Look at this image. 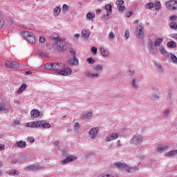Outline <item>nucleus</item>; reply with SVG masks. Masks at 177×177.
Wrapping results in <instances>:
<instances>
[{
	"mask_svg": "<svg viewBox=\"0 0 177 177\" xmlns=\"http://www.w3.org/2000/svg\"><path fill=\"white\" fill-rule=\"evenodd\" d=\"M171 115V111L169 109H166L163 111V117L167 119Z\"/></svg>",
	"mask_w": 177,
	"mask_h": 177,
	"instance_id": "4c0bfd02",
	"label": "nucleus"
},
{
	"mask_svg": "<svg viewBox=\"0 0 177 177\" xmlns=\"http://www.w3.org/2000/svg\"><path fill=\"white\" fill-rule=\"evenodd\" d=\"M17 125H20V120H15L14 122V127H17Z\"/></svg>",
	"mask_w": 177,
	"mask_h": 177,
	"instance_id": "69168bd1",
	"label": "nucleus"
},
{
	"mask_svg": "<svg viewBox=\"0 0 177 177\" xmlns=\"http://www.w3.org/2000/svg\"><path fill=\"white\" fill-rule=\"evenodd\" d=\"M80 123L78 122H75L74 124V131L75 132H76L77 133H80Z\"/></svg>",
	"mask_w": 177,
	"mask_h": 177,
	"instance_id": "a19ab883",
	"label": "nucleus"
},
{
	"mask_svg": "<svg viewBox=\"0 0 177 177\" xmlns=\"http://www.w3.org/2000/svg\"><path fill=\"white\" fill-rule=\"evenodd\" d=\"M62 9L63 10L67 11L68 10V6H67V4H64L62 6Z\"/></svg>",
	"mask_w": 177,
	"mask_h": 177,
	"instance_id": "052dcab7",
	"label": "nucleus"
},
{
	"mask_svg": "<svg viewBox=\"0 0 177 177\" xmlns=\"http://www.w3.org/2000/svg\"><path fill=\"white\" fill-rule=\"evenodd\" d=\"M28 142H30V143H34V142H35V138H34V137L32 136H29L28 138Z\"/></svg>",
	"mask_w": 177,
	"mask_h": 177,
	"instance_id": "603ef678",
	"label": "nucleus"
},
{
	"mask_svg": "<svg viewBox=\"0 0 177 177\" xmlns=\"http://www.w3.org/2000/svg\"><path fill=\"white\" fill-rule=\"evenodd\" d=\"M176 19H177V17L175 15H173V16L170 17L169 20H170V21H172V20H176Z\"/></svg>",
	"mask_w": 177,
	"mask_h": 177,
	"instance_id": "338daca9",
	"label": "nucleus"
},
{
	"mask_svg": "<svg viewBox=\"0 0 177 177\" xmlns=\"http://www.w3.org/2000/svg\"><path fill=\"white\" fill-rule=\"evenodd\" d=\"M37 169H39V167L34 165L28 166L24 168V171L26 172H28L30 171H37Z\"/></svg>",
	"mask_w": 177,
	"mask_h": 177,
	"instance_id": "b1692460",
	"label": "nucleus"
},
{
	"mask_svg": "<svg viewBox=\"0 0 177 177\" xmlns=\"http://www.w3.org/2000/svg\"><path fill=\"white\" fill-rule=\"evenodd\" d=\"M151 89V91H153V92H159L160 91V89H158V87L156 86H153Z\"/></svg>",
	"mask_w": 177,
	"mask_h": 177,
	"instance_id": "5fc2aeb1",
	"label": "nucleus"
},
{
	"mask_svg": "<svg viewBox=\"0 0 177 177\" xmlns=\"http://www.w3.org/2000/svg\"><path fill=\"white\" fill-rule=\"evenodd\" d=\"M154 8L156 10H160V9H161V3L156 0L154 3Z\"/></svg>",
	"mask_w": 177,
	"mask_h": 177,
	"instance_id": "c9c22d12",
	"label": "nucleus"
},
{
	"mask_svg": "<svg viewBox=\"0 0 177 177\" xmlns=\"http://www.w3.org/2000/svg\"><path fill=\"white\" fill-rule=\"evenodd\" d=\"M108 177H117V173L111 172V173L108 174Z\"/></svg>",
	"mask_w": 177,
	"mask_h": 177,
	"instance_id": "6e6d98bb",
	"label": "nucleus"
},
{
	"mask_svg": "<svg viewBox=\"0 0 177 177\" xmlns=\"http://www.w3.org/2000/svg\"><path fill=\"white\" fill-rule=\"evenodd\" d=\"M7 23L8 24H9L10 26H13L15 24V21H13V19L8 18L7 19Z\"/></svg>",
	"mask_w": 177,
	"mask_h": 177,
	"instance_id": "8fccbe9b",
	"label": "nucleus"
},
{
	"mask_svg": "<svg viewBox=\"0 0 177 177\" xmlns=\"http://www.w3.org/2000/svg\"><path fill=\"white\" fill-rule=\"evenodd\" d=\"M53 71L57 73L59 75H71L73 71L70 68H64V64L62 62H53Z\"/></svg>",
	"mask_w": 177,
	"mask_h": 177,
	"instance_id": "f257e3e1",
	"label": "nucleus"
},
{
	"mask_svg": "<svg viewBox=\"0 0 177 177\" xmlns=\"http://www.w3.org/2000/svg\"><path fill=\"white\" fill-rule=\"evenodd\" d=\"M100 50L103 57H109V56H110V51H109L107 49L103 47H100Z\"/></svg>",
	"mask_w": 177,
	"mask_h": 177,
	"instance_id": "aec40b11",
	"label": "nucleus"
},
{
	"mask_svg": "<svg viewBox=\"0 0 177 177\" xmlns=\"http://www.w3.org/2000/svg\"><path fill=\"white\" fill-rule=\"evenodd\" d=\"M95 17V12H88L86 14V19H91Z\"/></svg>",
	"mask_w": 177,
	"mask_h": 177,
	"instance_id": "37998d69",
	"label": "nucleus"
},
{
	"mask_svg": "<svg viewBox=\"0 0 177 177\" xmlns=\"http://www.w3.org/2000/svg\"><path fill=\"white\" fill-rule=\"evenodd\" d=\"M62 154L63 156H68L69 153L66 151H63Z\"/></svg>",
	"mask_w": 177,
	"mask_h": 177,
	"instance_id": "774afa93",
	"label": "nucleus"
},
{
	"mask_svg": "<svg viewBox=\"0 0 177 177\" xmlns=\"http://www.w3.org/2000/svg\"><path fill=\"white\" fill-rule=\"evenodd\" d=\"M98 177H109V174L108 173H102L99 175Z\"/></svg>",
	"mask_w": 177,
	"mask_h": 177,
	"instance_id": "bf43d9fd",
	"label": "nucleus"
},
{
	"mask_svg": "<svg viewBox=\"0 0 177 177\" xmlns=\"http://www.w3.org/2000/svg\"><path fill=\"white\" fill-rule=\"evenodd\" d=\"M27 128H41V121L30 122L26 124Z\"/></svg>",
	"mask_w": 177,
	"mask_h": 177,
	"instance_id": "9d476101",
	"label": "nucleus"
},
{
	"mask_svg": "<svg viewBox=\"0 0 177 177\" xmlns=\"http://www.w3.org/2000/svg\"><path fill=\"white\" fill-rule=\"evenodd\" d=\"M151 100H160L161 99V97L160 96V93H153L151 94Z\"/></svg>",
	"mask_w": 177,
	"mask_h": 177,
	"instance_id": "a878e982",
	"label": "nucleus"
},
{
	"mask_svg": "<svg viewBox=\"0 0 177 177\" xmlns=\"http://www.w3.org/2000/svg\"><path fill=\"white\" fill-rule=\"evenodd\" d=\"M92 70L95 71V74H99V73H101L103 71V70H104V66L103 64H97L92 66Z\"/></svg>",
	"mask_w": 177,
	"mask_h": 177,
	"instance_id": "f8f14e48",
	"label": "nucleus"
},
{
	"mask_svg": "<svg viewBox=\"0 0 177 177\" xmlns=\"http://www.w3.org/2000/svg\"><path fill=\"white\" fill-rule=\"evenodd\" d=\"M7 175H20V171L12 169L6 171Z\"/></svg>",
	"mask_w": 177,
	"mask_h": 177,
	"instance_id": "5701e85b",
	"label": "nucleus"
},
{
	"mask_svg": "<svg viewBox=\"0 0 177 177\" xmlns=\"http://www.w3.org/2000/svg\"><path fill=\"white\" fill-rule=\"evenodd\" d=\"M169 59H171V63H174V64H177V57H176L175 54L169 53Z\"/></svg>",
	"mask_w": 177,
	"mask_h": 177,
	"instance_id": "c756f323",
	"label": "nucleus"
},
{
	"mask_svg": "<svg viewBox=\"0 0 177 177\" xmlns=\"http://www.w3.org/2000/svg\"><path fill=\"white\" fill-rule=\"evenodd\" d=\"M162 41H164V39L162 38H158L154 43L153 46L157 47V46H162L161 44H162Z\"/></svg>",
	"mask_w": 177,
	"mask_h": 177,
	"instance_id": "7c9ffc66",
	"label": "nucleus"
},
{
	"mask_svg": "<svg viewBox=\"0 0 177 177\" xmlns=\"http://www.w3.org/2000/svg\"><path fill=\"white\" fill-rule=\"evenodd\" d=\"M5 25V20L3 19L2 17H0V28H2Z\"/></svg>",
	"mask_w": 177,
	"mask_h": 177,
	"instance_id": "3c124183",
	"label": "nucleus"
},
{
	"mask_svg": "<svg viewBox=\"0 0 177 177\" xmlns=\"http://www.w3.org/2000/svg\"><path fill=\"white\" fill-rule=\"evenodd\" d=\"M69 55L71 57H77V51L73 48L69 49Z\"/></svg>",
	"mask_w": 177,
	"mask_h": 177,
	"instance_id": "e433bc0d",
	"label": "nucleus"
},
{
	"mask_svg": "<svg viewBox=\"0 0 177 177\" xmlns=\"http://www.w3.org/2000/svg\"><path fill=\"white\" fill-rule=\"evenodd\" d=\"M145 8L146 9H149V10H151V9L154 8V3L149 2L147 4H145Z\"/></svg>",
	"mask_w": 177,
	"mask_h": 177,
	"instance_id": "f704fd0d",
	"label": "nucleus"
},
{
	"mask_svg": "<svg viewBox=\"0 0 177 177\" xmlns=\"http://www.w3.org/2000/svg\"><path fill=\"white\" fill-rule=\"evenodd\" d=\"M99 131L97 127H93L88 131V134L91 139H96V136H97V133Z\"/></svg>",
	"mask_w": 177,
	"mask_h": 177,
	"instance_id": "ddd939ff",
	"label": "nucleus"
},
{
	"mask_svg": "<svg viewBox=\"0 0 177 177\" xmlns=\"http://www.w3.org/2000/svg\"><path fill=\"white\" fill-rule=\"evenodd\" d=\"M54 38L57 39L54 44V48H55L58 52H63L64 50V46H66V40L64 39H57L59 38L57 35L54 37Z\"/></svg>",
	"mask_w": 177,
	"mask_h": 177,
	"instance_id": "7ed1b4c3",
	"label": "nucleus"
},
{
	"mask_svg": "<svg viewBox=\"0 0 177 177\" xmlns=\"http://www.w3.org/2000/svg\"><path fill=\"white\" fill-rule=\"evenodd\" d=\"M26 88L27 85L26 84H22L17 91V93H21Z\"/></svg>",
	"mask_w": 177,
	"mask_h": 177,
	"instance_id": "ea45409f",
	"label": "nucleus"
},
{
	"mask_svg": "<svg viewBox=\"0 0 177 177\" xmlns=\"http://www.w3.org/2000/svg\"><path fill=\"white\" fill-rule=\"evenodd\" d=\"M41 115V112L38 109H32L30 111V117L31 118H38Z\"/></svg>",
	"mask_w": 177,
	"mask_h": 177,
	"instance_id": "a211bd4d",
	"label": "nucleus"
},
{
	"mask_svg": "<svg viewBox=\"0 0 177 177\" xmlns=\"http://www.w3.org/2000/svg\"><path fill=\"white\" fill-rule=\"evenodd\" d=\"M84 75H86L87 78H91V80H97V78H100V75L99 73H91L88 70L84 71Z\"/></svg>",
	"mask_w": 177,
	"mask_h": 177,
	"instance_id": "1a4fd4ad",
	"label": "nucleus"
},
{
	"mask_svg": "<svg viewBox=\"0 0 177 177\" xmlns=\"http://www.w3.org/2000/svg\"><path fill=\"white\" fill-rule=\"evenodd\" d=\"M42 127V128H44L46 129H49V128H50V124L41 120L40 121V127Z\"/></svg>",
	"mask_w": 177,
	"mask_h": 177,
	"instance_id": "cd10ccee",
	"label": "nucleus"
},
{
	"mask_svg": "<svg viewBox=\"0 0 177 177\" xmlns=\"http://www.w3.org/2000/svg\"><path fill=\"white\" fill-rule=\"evenodd\" d=\"M68 64L69 66H78V64H80V61L77 57H74L68 60Z\"/></svg>",
	"mask_w": 177,
	"mask_h": 177,
	"instance_id": "dca6fc26",
	"label": "nucleus"
},
{
	"mask_svg": "<svg viewBox=\"0 0 177 177\" xmlns=\"http://www.w3.org/2000/svg\"><path fill=\"white\" fill-rule=\"evenodd\" d=\"M142 142H143V137L140 135H136L131 139L130 143L131 145L138 146L140 145Z\"/></svg>",
	"mask_w": 177,
	"mask_h": 177,
	"instance_id": "39448f33",
	"label": "nucleus"
},
{
	"mask_svg": "<svg viewBox=\"0 0 177 177\" xmlns=\"http://www.w3.org/2000/svg\"><path fill=\"white\" fill-rule=\"evenodd\" d=\"M124 38H126V39H128V38H129V30H125Z\"/></svg>",
	"mask_w": 177,
	"mask_h": 177,
	"instance_id": "4d7b16f0",
	"label": "nucleus"
},
{
	"mask_svg": "<svg viewBox=\"0 0 177 177\" xmlns=\"http://www.w3.org/2000/svg\"><path fill=\"white\" fill-rule=\"evenodd\" d=\"M159 51L160 52L161 55H163V56L169 58V54L167 52V50H165L164 46H161L159 47Z\"/></svg>",
	"mask_w": 177,
	"mask_h": 177,
	"instance_id": "4be33fe9",
	"label": "nucleus"
},
{
	"mask_svg": "<svg viewBox=\"0 0 177 177\" xmlns=\"http://www.w3.org/2000/svg\"><path fill=\"white\" fill-rule=\"evenodd\" d=\"M118 138V133H112L108 135L106 138V142H111V140H115Z\"/></svg>",
	"mask_w": 177,
	"mask_h": 177,
	"instance_id": "f3484780",
	"label": "nucleus"
},
{
	"mask_svg": "<svg viewBox=\"0 0 177 177\" xmlns=\"http://www.w3.org/2000/svg\"><path fill=\"white\" fill-rule=\"evenodd\" d=\"M174 156H177V149L170 151L169 153H166V157H172Z\"/></svg>",
	"mask_w": 177,
	"mask_h": 177,
	"instance_id": "72a5a7b5",
	"label": "nucleus"
},
{
	"mask_svg": "<svg viewBox=\"0 0 177 177\" xmlns=\"http://www.w3.org/2000/svg\"><path fill=\"white\" fill-rule=\"evenodd\" d=\"M167 149H168V145H158L157 146L158 153H161V151H167Z\"/></svg>",
	"mask_w": 177,
	"mask_h": 177,
	"instance_id": "412c9836",
	"label": "nucleus"
},
{
	"mask_svg": "<svg viewBox=\"0 0 177 177\" xmlns=\"http://www.w3.org/2000/svg\"><path fill=\"white\" fill-rule=\"evenodd\" d=\"M82 37L86 39L89 38V35H91V32L88 29H84L82 31Z\"/></svg>",
	"mask_w": 177,
	"mask_h": 177,
	"instance_id": "bb28decb",
	"label": "nucleus"
},
{
	"mask_svg": "<svg viewBox=\"0 0 177 177\" xmlns=\"http://www.w3.org/2000/svg\"><path fill=\"white\" fill-rule=\"evenodd\" d=\"M93 116L92 112H88L83 115L84 118H91Z\"/></svg>",
	"mask_w": 177,
	"mask_h": 177,
	"instance_id": "c03bdc74",
	"label": "nucleus"
},
{
	"mask_svg": "<svg viewBox=\"0 0 177 177\" xmlns=\"http://www.w3.org/2000/svg\"><path fill=\"white\" fill-rule=\"evenodd\" d=\"M39 55L41 57H48V54H46V53H40Z\"/></svg>",
	"mask_w": 177,
	"mask_h": 177,
	"instance_id": "0e129e2a",
	"label": "nucleus"
},
{
	"mask_svg": "<svg viewBox=\"0 0 177 177\" xmlns=\"http://www.w3.org/2000/svg\"><path fill=\"white\" fill-rule=\"evenodd\" d=\"M87 62L88 63V64H94L95 59H93L92 57H89L87 59Z\"/></svg>",
	"mask_w": 177,
	"mask_h": 177,
	"instance_id": "de8ad7c7",
	"label": "nucleus"
},
{
	"mask_svg": "<svg viewBox=\"0 0 177 177\" xmlns=\"http://www.w3.org/2000/svg\"><path fill=\"white\" fill-rule=\"evenodd\" d=\"M5 150V145L3 144H0V151H3Z\"/></svg>",
	"mask_w": 177,
	"mask_h": 177,
	"instance_id": "e2e57ef3",
	"label": "nucleus"
},
{
	"mask_svg": "<svg viewBox=\"0 0 177 177\" xmlns=\"http://www.w3.org/2000/svg\"><path fill=\"white\" fill-rule=\"evenodd\" d=\"M136 79H133L131 81V86L133 89H138V84H136Z\"/></svg>",
	"mask_w": 177,
	"mask_h": 177,
	"instance_id": "79ce46f5",
	"label": "nucleus"
},
{
	"mask_svg": "<svg viewBox=\"0 0 177 177\" xmlns=\"http://www.w3.org/2000/svg\"><path fill=\"white\" fill-rule=\"evenodd\" d=\"M167 48H176V43L174 41H168Z\"/></svg>",
	"mask_w": 177,
	"mask_h": 177,
	"instance_id": "58836bf2",
	"label": "nucleus"
},
{
	"mask_svg": "<svg viewBox=\"0 0 177 177\" xmlns=\"http://www.w3.org/2000/svg\"><path fill=\"white\" fill-rule=\"evenodd\" d=\"M170 28H171L172 30H177V24L175 22H171Z\"/></svg>",
	"mask_w": 177,
	"mask_h": 177,
	"instance_id": "a18cd8bd",
	"label": "nucleus"
},
{
	"mask_svg": "<svg viewBox=\"0 0 177 177\" xmlns=\"http://www.w3.org/2000/svg\"><path fill=\"white\" fill-rule=\"evenodd\" d=\"M22 38H24L26 41L30 42V44H35V35L34 33L30 31L23 32L21 33Z\"/></svg>",
	"mask_w": 177,
	"mask_h": 177,
	"instance_id": "20e7f679",
	"label": "nucleus"
},
{
	"mask_svg": "<svg viewBox=\"0 0 177 177\" xmlns=\"http://www.w3.org/2000/svg\"><path fill=\"white\" fill-rule=\"evenodd\" d=\"M115 37V35H114V32H110L108 35V37L109 38V39H114Z\"/></svg>",
	"mask_w": 177,
	"mask_h": 177,
	"instance_id": "49530a36",
	"label": "nucleus"
},
{
	"mask_svg": "<svg viewBox=\"0 0 177 177\" xmlns=\"http://www.w3.org/2000/svg\"><path fill=\"white\" fill-rule=\"evenodd\" d=\"M46 41V39L44 37H40L39 38V42L40 44H44Z\"/></svg>",
	"mask_w": 177,
	"mask_h": 177,
	"instance_id": "680f3d73",
	"label": "nucleus"
},
{
	"mask_svg": "<svg viewBox=\"0 0 177 177\" xmlns=\"http://www.w3.org/2000/svg\"><path fill=\"white\" fill-rule=\"evenodd\" d=\"M122 3H124V0H118L116 1V5L118 6H121L122 5Z\"/></svg>",
	"mask_w": 177,
	"mask_h": 177,
	"instance_id": "13d9d810",
	"label": "nucleus"
},
{
	"mask_svg": "<svg viewBox=\"0 0 177 177\" xmlns=\"http://www.w3.org/2000/svg\"><path fill=\"white\" fill-rule=\"evenodd\" d=\"M113 167H115L119 171H127V172H129V174H132L134 171H138V169H139L136 166L134 167H129L128 165L119 162H115L113 165Z\"/></svg>",
	"mask_w": 177,
	"mask_h": 177,
	"instance_id": "f03ea898",
	"label": "nucleus"
},
{
	"mask_svg": "<svg viewBox=\"0 0 177 177\" xmlns=\"http://www.w3.org/2000/svg\"><path fill=\"white\" fill-rule=\"evenodd\" d=\"M136 35L140 39L143 37V35H145V31L143 30V26L142 24H140L139 26H137Z\"/></svg>",
	"mask_w": 177,
	"mask_h": 177,
	"instance_id": "0eeeda50",
	"label": "nucleus"
},
{
	"mask_svg": "<svg viewBox=\"0 0 177 177\" xmlns=\"http://www.w3.org/2000/svg\"><path fill=\"white\" fill-rule=\"evenodd\" d=\"M91 52L93 53V55H96L97 53V47L93 46L91 48Z\"/></svg>",
	"mask_w": 177,
	"mask_h": 177,
	"instance_id": "09e8293b",
	"label": "nucleus"
},
{
	"mask_svg": "<svg viewBox=\"0 0 177 177\" xmlns=\"http://www.w3.org/2000/svg\"><path fill=\"white\" fill-rule=\"evenodd\" d=\"M166 8L169 9V10H175L177 9V1H169L166 3Z\"/></svg>",
	"mask_w": 177,
	"mask_h": 177,
	"instance_id": "6e6552de",
	"label": "nucleus"
},
{
	"mask_svg": "<svg viewBox=\"0 0 177 177\" xmlns=\"http://www.w3.org/2000/svg\"><path fill=\"white\" fill-rule=\"evenodd\" d=\"M148 50L151 55H154L156 53V49L154 46H153V39H149L148 41Z\"/></svg>",
	"mask_w": 177,
	"mask_h": 177,
	"instance_id": "2eb2a0df",
	"label": "nucleus"
},
{
	"mask_svg": "<svg viewBox=\"0 0 177 177\" xmlns=\"http://www.w3.org/2000/svg\"><path fill=\"white\" fill-rule=\"evenodd\" d=\"M60 12H62V8H60V7L57 6L55 8H54L53 15L55 17L59 16L60 15Z\"/></svg>",
	"mask_w": 177,
	"mask_h": 177,
	"instance_id": "2f4dec72",
	"label": "nucleus"
},
{
	"mask_svg": "<svg viewBox=\"0 0 177 177\" xmlns=\"http://www.w3.org/2000/svg\"><path fill=\"white\" fill-rule=\"evenodd\" d=\"M6 107V105L5 104V103H1L0 111H6V113H8L9 111V109Z\"/></svg>",
	"mask_w": 177,
	"mask_h": 177,
	"instance_id": "473e14b6",
	"label": "nucleus"
},
{
	"mask_svg": "<svg viewBox=\"0 0 177 177\" xmlns=\"http://www.w3.org/2000/svg\"><path fill=\"white\" fill-rule=\"evenodd\" d=\"M27 147V142L26 141H18L15 142V145H13V147L15 149L19 148V149H25V147Z\"/></svg>",
	"mask_w": 177,
	"mask_h": 177,
	"instance_id": "4468645a",
	"label": "nucleus"
},
{
	"mask_svg": "<svg viewBox=\"0 0 177 177\" xmlns=\"http://www.w3.org/2000/svg\"><path fill=\"white\" fill-rule=\"evenodd\" d=\"M75 160H77V156L70 155L69 156H68L66 158L62 161V165H66V164H68V162H74Z\"/></svg>",
	"mask_w": 177,
	"mask_h": 177,
	"instance_id": "9b49d317",
	"label": "nucleus"
},
{
	"mask_svg": "<svg viewBox=\"0 0 177 177\" xmlns=\"http://www.w3.org/2000/svg\"><path fill=\"white\" fill-rule=\"evenodd\" d=\"M18 160L20 162H24L26 161H30V160H31V157L28 154H24L21 156Z\"/></svg>",
	"mask_w": 177,
	"mask_h": 177,
	"instance_id": "6ab92c4d",
	"label": "nucleus"
},
{
	"mask_svg": "<svg viewBox=\"0 0 177 177\" xmlns=\"http://www.w3.org/2000/svg\"><path fill=\"white\" fill-rule=\"evenodd\" d=\"M105 9L108 12V13H107V15H104V18L107 19V17H109V16H110V14H109V13L111 12V10H113V7L111 6V4H109V5H107L105 6Z\"/></svg>",
	"mask_w": 177,
	"mask_h": 177,
	"instance_id": "393cba45",
	"label": "nucleus"
},
{
	"mask_svg": "<svg viewBox=\"0 0 177 177\" xmlns=\"http://www.w3.org/2000/svg\"><path fill=\"white\" fill-rule=\"evenodd\" d=\"M4 66L5 67H6V68H14V69L19 68L20 67V65L19 64V63L15 61H6L4 63Z\"/></svg>",
	"mask_w": 177,
	"mask_h": 177,
	"instance_id": "423d86ee",
	"label": "nucleus"
},
{
	"mask_svg": "<svg viewBox=\"0 0 177 177\" xmlns=\"http://www.w3.org/2000/svg\"><path fill=\"white\" fill-rule=\"evenodd\" d=\"M44 68L46 70H49L50 71H53V62L46 63L44 64Z\"/></svg>",
	"mask_w": 177,
	"mask_h": 177,
	"instance_id": "c85d7f7f",
	"label": "nucleus"
},
{
	"mask_svg": "<svg viewBox=\"0 0 177 177\" xmlns=\"http://www.w3.org/2000/svg\"><path fill=\"white\" fill-rule=\"evenodd\" d=\"M118 9L119 12H124V10H125V7L124 6H118Z\"/></svg>",
	"mask_w": 177,
	"mask_h": 177,
	"instance_id": "864d4df0",
	"label": "nucleus"
}]
</instances>
